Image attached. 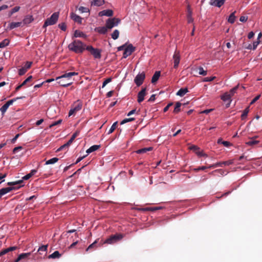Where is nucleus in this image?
I'll use <instances>...</instances> for the list:
<instances>
[{
	"label": "nucleus",
	"mask_w": 262,
	"mask_h": 262,
	"mask_svg": "<svg viewBox=\"0 0 262 262\" xmlns=\"http://www.w3.org/2000/svg\"><path fill=\"white\" fill-rule=\"evenodd\" d=\"M61 255L59 253V251H55L52 254L49 255L48 258L50 259L59 258V257H60Z\"/></svg>",
	"instance_id": "bb28decb"
},
{
	"label": "nucleus",
	"mask_w": 262,
	"mask_h": 262,
	"mask_svg": "<svg viewBox=\"0 0 262 262\" xmlns=\"http://www.w3.org/2000/svg\"><path fill=\"white\" fill-rule=\"evenodd\" d=\"M117 123L118 122L116 121L115 122H114L113 125H112V126L111 127V128H110L109 130L108 131V133L107 134L109 135V134H112L114 131V130L116 129V126H117Z\"/></svg>",
	"instance_id": "a19ab883"
},
{
	"label": "nucleus",
	"mask_w": 262,
	"mask_h": 262,
	"mask_svg": "<svg viewBox=\"0 0 262 262\" xmlns=\"http://www.w3.org/2000/svg\"><path fill=\"white\" fill-rule=\"evenodd\" d=\"M86 50L90 52L91 54L96 59H100L101 57V50L98 49L94 48L91 46H87Z\"/></svg>",
	"instance_id": "39448f33"
},
{
	"label": "nucleus",
	"mask_w": 262,
	"mask_h": 262,
	"mask_svg": "<svg viewBox=\"0 0 262 262\" xmlns=\"http://www.w3.org/2000/svg\"><path fill=\"white\" fill-rule=\"evenodd\" d=\"M259 43V42L258 41H254L252 45V50H255L257 48Z\"/></svg>",
	"instance_id": "e2e57ef3"
},
{
	"label": "nucleus",
	"mask_w": 262,
	"mask_h": 262,
	"mask_svg": "<svg viewBox=\"0 0 262 262\" xmlns=\"http://www.w3.org/2000/svg\"><path fill=\"white\" fill-rule=\"evenodd\" d=\"M22 149V147L21 146H17V147H15L13 150V152L14 153H16L18 151H19V150L21 149Z\"/></svg>",
	"instance_id": "338daca9"
},
{
	"label": "nucleus",
	"mask_w": 262,
	"mask_h": 262,
	"mask_svg": "<svg viewBox=\"0 0 262 262\" xmlns=\"http://www.w3.org/2000/svg\"><path fill=\"white\" fill-rule=\"evenodd\" d=\"M24 97H17V98H13L12 99H11V100L8 101L6 102V104L9 106L10 105H12L13 104V103L14 102H15V101H16L17 99H21Z\"/></svg>",
	"instance_id": "c03bdc74"
},
{
	"label": "nucleus",
	"mask_w": 262,
	"mask_h": 262,
	"mask_svg": "<svg viewBox=\"0 0 262 262\" xmlns=\"http://www.w3.org/2000/svg\"><path fill=\"white\" fill-rule=\"evenodd\" d=\"M27 71V70H26V68H25L23 67L19 70L18 74L19 75L21 76L25 74Z\"/></svg>",
	"instance_id": "603ef678"
},
{
	"label": "nucleus",
	"mask_w": 262,
	"mask_h": 262,
	"mask_svg": "<svg viewBox=\"0 0 262 262\" xmlns=\"http://www.w3.org/2000/svg\"><path fill=\"white\" fill-rule=\"evenodd\" d=\"M234 13H235V12L232 13L229 16L228 21V22H229L231 24H233L235 21V16Z\"/></svg>",
	"instance_id": "4c0bfd02"
},
{
	"label": "nucleus",
	"mask_w": 262,
	"mask_h": 262,
	"mask_svg": "<svg viewBox=\"0 0 262 262\" xmlns=\"http://www.w3.org/2000/svg\"><path fill=\"white\" fill-rule=\"evenodd\" d=\"M34 20V18L32 15H27L24 18L22 24L24 25H28L32 23Z\"/></svg>",
	"instance_id": "6ab92c4d"
},
{
	"label": "nucleus",
	"mask_w": 262,
	"mask_h": 262,
	"mask_svg": "<svg viewBox=\"0 0 262 262\" xmlns=\"http://www.w3.org/2000/svg\"><path fill=\"white\" fill-rule=\"evenodd\" d=\"M249 107H247L246 108H245L244 110L243 114L241 115V118L242 120L245 119L247 117V115L249 113Z\"/></svg>",
	"instance_id": "ea45409f"
},
{
	"label": "nucleus",
	"mask_w": 262,
	"mask_h": 262,
	"mask_svg": "<svg viewBox=\"0 0 262 262\" xmlns=\"http://www.w3.org/2000/svg\"><path fill=\"white\" fill-rule=\"evenodd\" d=\"M215 78V77H205L203 79L204 82H209V81H212Z\"/></svg>",
	"instance_id": "4d7b16f0"
},
{
	"label": "nucleus",
	"mask_w": 262,
	"mask_h": 262,
	"mask_svg": "<svg viewBox=\"0 0 262 262\" xmlns=\"http://www.w3.org/2000/svg\"><path fill=\"white\" fill-rule=\"evenodd\" d=\"M17 247L16 246H13V247H10L9 248H8L7 249H5L4 250H3L1 252H0V256L7 253L8 252H10V251H13V250H15L16 249H17Z\"/></svg>",
	"instance_id": "412c9836"
},
{
	"label": "nucleus",
	"mask_w": 262,
	"mask_h": 262,
	"mask_svg": "<svg viewBox=\"0 0 262 262\" xmlns=\"http://www.w3.org/2000/svg\"><path fill=\"white\" fill-rule=\"evenodd\" d=\"M207 168H209L208 167H206V166H201V167H199L198 168H194V170L195 171H198L199 170H204Z\"/></svg>",
	"instance_id": "5fc2aeb1"
},
{
	"label": "nucleus",
	"mask_w": 262,
	"mask_h": 262,
	"mask_svg": "<svg viewBox=\"0 0 262 262\" xmlns=\"http://www.w3.org/2000/svg\"><path fill=\"white\" fill-rule=\"evenodd\" d=\"M108 28L105 27H100L97 28L95 30L99 33L104 34L107 32Z\"/></svg>",
	"instance_id": "a878e982"
},
{
	"label": "nucleus",
	"mask_w": 262,
	"mask_h": 262,
	"mask_svg": "<svg viewBox=\"0 0 262 262\" xmlns=\"http://www.w3.org/2000/svg\"><path fill=\"white\" fill-rule=\"evenodd\" d=\"M78 73L77 72H75L67 73L60 76L57 77L56 78V80H58V79L67 78L68 80H69L70 79V78L72 77V76L78 75Z\"/></svg>",
	"instance_id": "f8f14e48"
},
{
	"label": "nucleus",
	"mask_w": 262,
	"mask_h": 262,
	"mask_svg": "<svg viewBox=\"0 0 262 262\" xmlns=\"http://www.w3.org/2000/svg\"><path fill=\"white\" fill-rule=\"evenodd\" d=\"M97 243V240H96L94 243H93L92 244H91L88 247V248L86 249V251H88L90 249L93 248Z\"/></svg>",
	"instance_id": "6e6d98bb"
},
{
	"label": "nucleus",
	"mask_w": 262,
	"mask_h": 262,
	"mask_svg": "<svg viewBox=\"0 0 262 262\" xmlns=\"http://www.w3.org/2000/svg\"><path fill=\"white\" fill-rule=\"evenodd\" d=\"M48 245H43L39 248L37 250V252H39L40 254H42V252L46 253L47 250Z\"/></svg>",
	"instance_id": "7c9ffc66"
},
{
	"label": "nucleus",
	"mask_w": 262,
	"mask_h": 262,
	"mask_svg": "<svg viewBox=\"0 0 262 262\" xmlns=\"http://www.w3.org/2000/svg\"><path fill=\"white\" fill-rule=\"evenodd\" d=\"M222 144L226 147H228L231 145V143L228 141H223L222 142Z\"/></svg>",
	"instance_id": "774afa93"
},
{
	"label": "nucleus",
	"mask_w": 262,
	"mask_h": 262,
	"mask_svg": "<svg viewBox=\"0 0 262 262\" xmlns=\"http://www.w3.org/2000/svg\"><path fill=\"white\" fill-rule=\"evenodd\" d=\"M112 78H108L106 79L102 83V88H104L107 83H108L112 81Z\"/></svg>",
	"instance_id": "864d4df0"
},
{
	"label": "nucleus",
	"mask_w": 262,
	"mask_h": 262,
	"mask_svg": "<svg viewBox=\"0 0 262 262\" xmlns=\"http://www.w3.org/2000/svg\"><path fill=\"white\" fill-rule=\"evenodd\" d=\"M123 237L122 234H117L111 235L104 242V244H113L121 240Z\"/></svg>",
	"instance_id": "7ed1b4c3"
},
{
	"label": "nucleus",
	"mask_w": 262,
	"mask_h": 262,
	"mask_svg": "<svg viewBox=\"0 0 262 262\" xmlns=\"http://www.w3.org/2000/svg\"><path fill=\"white\" fill-rule=\"evenodd\" d=\"M71 17L75 22L79 24H81L82 23V18L80 16L74 13H72L71 14Z\"/></svg>",
	"instance_id": "a211bd4d"
},
{
	"label": "nucleus",
	"mask_w": 262,
	"mask_h": 262,
	"mask_svg": "<svg viewBox=\"0 0 262 262\" xmlns=\"http://www.w3.org/2000/svg\"><path fill=\"white\" fill-rule=\"evenodd\" d=\"M146 88H142V90L138 94V102L141 103L144 99V97L146 95Z\"/></svg>",
	"instance_id": "ddd939ff"
},
{
	"label": "nucleus",
	"mask_w": 262,
	"mask_h": 262,
	"mask_svg": "<svg viewBox=\"0 0 262 262\" xmlns=\"http://www.w3.org/2000/svg\"><path fill=\"white\" fill-rule=\"evenodd\" d=\"M189 148L191 150H193L196 151V152L198 151L197 150L199 149V148L195 145H192L189 147Z\"/></svg>",
	"instance_id": "69168bd1"
},
{
	"label": "nucleus",
	"mask_w": 262,
	"mask_h": 262,
	"mask_svg": "<svg viewBox=\"0 0 262 262\" xmlns=\"http://www.w3.org/2000/svg\"><path fill=\"white\" fill-rule=\"evenodd\" d=\"M160 76V71H156L155 74H154L153 76L151 78V82L152 83H155L158 81L159 77Z\"/></svg>",
	"instance_id": "5701e85b"
},
{
	"label": "nucleus",
	"mask_w": 262,
	"mask_h": 262,
	"mask_svg": "<svg viewBox=\"0 0 262 262\" xmlns=\"http://www.w3.org/2000/svg\"><path fill=\"white\" fill-rule=\"evenodd\" d=\"M173 67L176 69L179 66L180 60V55L179 52L176 51L173 55Z\"/></svg>",
	"instance_id": "9b49d317"
},
{
	"label": "nucleus",
	"mask_w": 262,
	"mask_h": 262,
	"mask_svg": "<svg viewBox=\"0 0 262 262\" xmlns=\"http://www.w3.org/2000/svg\"><path fill=\"white\" fill-rule=\"evenodd\" d=\"M221 98L224 102L229 101V103L227 104V107H229L230 106L231 102V95L229 93L227 92L224 93L222 96H221Z\"/></svg>",
	"instance_id": "4468645a"
},
{
	"label": "nucleus",
	"mask_w": 262,
	"mask_h": 262,
	"mask_svg": "<svg viewBox=\"0 0 262 262\" xmlns=\"http://www.w3.org/2000/svg\"><path fill=\"white\" fill-rule=\"evenodd\" d=\"M188 92L187 88L180 89L177 93V95L182 97Z\"/></svg>",
	"instance_id": "393cba45"
},
{
	"label": "nucleus",
	"mask_w": 262,
	"mask_h": 262,
	"mask_svg": "<svg viewBox=\"0 0 262 262\" xmlns=\"http://www.w3.org/2000/svg\"><path fill=\"white\" fill-rule=\"evenodd\" d=\"M20 9L19 6H16L13 8L11 11L9 12V16H11L13 13L18 11Z\"/></svg>",
	"instance_id": "a18cd8bd"
},
{
	"label": "nucleus",
	"mask_w": 262,
	"mask_h": 262,
	"mask_svg": "<svg viewBox=\"0 0 262 262\" xmlns=\"http://www.w3.org/2000/svg\"><path fill=\"white\" fill-rule=\"evenodd\" d=\"M233 163V160H229L227 161L216 163L214 164L209 165L208 166V168H216L217 167H223V165H225V166L229 165L232 164Z\"/></svg>",
	"instance_id": "9d476101"
},
{
	"label": "nucleus",
	"mask_w": 262,
	"mask_h": 262,
	"mask_svg": "<svg viewBox=\"0 0 262 262\" xmlns=\"http://www.w3.org/2000/svg\"><path fill=\"white\" fill-rule=\"evenodd\" d=\"M15 189V187H8L6 188H3L0 189V198L5 194L9 192L11 190Z\"/></svg>",
	"instance_id": "f3484780"
},
{
	"label": "nucleus",
	"mask_w": 262,
	"mask_h": 262,
	"mask_svg": "<svg viewBox=\"0 0 262 262\" xmlns=\"http://www.w3.org/2000/svg\"><path fill=\"white\" fill-rule=\"evenodd\" d=\"M152 149V148L151 147L143 148L139 150H137L136 152L137 154H141L146 153L147 151H150Z\"/></svg>",
	"instance_id": "c85d7f7f"
},
{
	"label": "nucleus",
	"mask_w": 262,
	"mask_h": 262,
	"mask_svg": "<svg viewBox=\"0 0 262 262\" xmlns=\"http://www.w3.org/2000/svg\"><path fill=\"white\" fill-rule=\"evenodd\" d=\"M86 48L85 45L79 40H75L68 46L69 49L76 53H82Z\"/></svg>",
	"instance_id": "f257e3e1"
},
{
	"label": "nucleus",
	"mask_w": 262,
	"mask_h": 262,
	"mask_svg": "<svg viewBox=\"0 0 262 262\" xmlns=\"http://www.w3.org/2000/svg\"><path fill=\"white\" fill-rule=\"evenodd\" d=\"M173 104L172 103H168L164 108V110H163V112H166L168 111V110L169 109V107L171 106Z\"/></svg>",
	"instance_id": "680f3d73"
},
{
	"label": "nucleus",
	"mask_w": 262,
	"mask_h": 262,
	"mask_svg": "<svg viewBox=\"0 0 262 262\" xmlns=\"http://www.w3.org/2000/svg\"><path fill=\"white\" fill-rule=\"evenodd\" d=\"M198 70H199V74L200 75H202L203 76H205L207 75V71L204 70L203 67H200L198 68Z\"/></svg>",
	"instance_id": "49530a36"
},
{
	"label": "nucleus",
	"mask_w": 262,
	"mask_h": 262,
	"mask_svg": "<svg viewBox=\"0 0 262 262\" xmlns=\"http://www.w3.org/2000/svg\"><path fill=\"white\" fill-rule=\"evenodd\" d=\"M225 0H210L209 4L217 7H221L225 3Z\"/></svg>",
	"instance_id": "2eb2a0df"
},
{
	"label": "nucleus",
	"mask_w": 262,
	"mask_h": 262,
	"mask_svg": "<svg viewBox=\"0 0 262 262\" xmlns=\"http://www.w3.org/2000/svg\"><path fill=\"white\" fill-rule=\"evenodd\" d=\"M145 78V75L144 72L139 73L135 78L134 82L138 86H139L143 83Z\"/></svg>",
	"instance_id": "6e6552de"
},
{
	"label": "nucleus",
	"mask_w": 262,
	"mask_h": 262,
	"mask_svg": "<svg viewBox=\"0 0 262 262\" xmlns=\"http://www.w3.org/2000/svg\"><path fill=\"white\" fill-rule=\"evenodd\" d=\"M134 120H135V118H125V119H123L120 122V124L122 125V124H125V123H126L127 122L133 121Z\"/></svg>",
	"instance_id": "09e8293b"
},
{
	"label": "nucleus",
	"mask_w": 262,
	"mask_h": 262,
	"mask_svg": "<svg viewBox=\"0 0 262 262\" xmlns=\"http://www.w3.org/2000/svg\"><path fill=\"white\" fill-rule=\"evenodd\" d=\"M59 18V12H54L52 15L45 21L42 28H46L48 26L55 25Z\"/></svg>",
	"instance_id": "f03ea898"
},
{
	"label": "nucleus",
	"mask_w": 262,
	"mask_h": 262,
	"mask_svg": "<svg viewBox=\"0 0 262 262\" xmlns=\"http://www.w3.org/2000/svg\"><path fill=\"white\" fill-rule=\"evenodd\" d=\"M100 146L99 145H93L91 147H90L89 149H88L86 150V152L88 154H89L98 149L99 148Z\"/></svg>",
	"instance_id": "b1692460"
},
{
	"label": "nucleus",
	"mask_w": 262,
	"mask_h": 262,
	"mask_svg": "<svg viewBox=\"0 0 262 262\" xmlns=\"http://www.w3.org/2000/svg\"><path fill=\"white\" fill-rule=\"evenodd\" d=\"M62 122V120L60 119L57 121H55L54 122H53V123H52L50 125V127H52L53 126H54L55 125H57L60 123H61V122Z\"/></svg>",
	"instance_id": "13d9d810"
},
{
	"label": "nucleus",
	"mask_w": 262,
	"mask_h": 262,
	"mask_svg": "<svg viewBox=\"0 0 262 262\" xmlns=\"http://www.w3.org/2000/svg\"><path fill=\"white\" fill-rule=\"evenodd\" d=\"M74 37H83L85 38L86 37V35L83 33L82 32H81L79 30H75L74 32Z\"/></svg>",
	"instance_id": "cd10ccee"
},
{
	"label": "nucleus",
	"mask_w": 262,
	"mask_h": 262,
	"mask_svg": "<svg viewBox=\"0 0 262 262\" xmlns=\"http://www.w3.org/2000/svg\"><path fill=\"white\" fill-rule=\"evenodd\" d=\"M79 134L78 132H76L74 134H73L70 139L68 141V142L71 145L75 138L78 136Z\"/></svg>",
	"instance_id": "37998d69"
},
{
	"label": "nucleus",
	"mask_w": 262,
	"mask_h": 262,
	"mask_svg": "<svg viewBox=\"0 0 262 262\" xmlns=\"http://www.w3.org/2000/svg\"><path fill=\"white\" fill-rule=\"evenodd\" d=\"M8 107L9 106L6 104V103L1 107L0 111L2 112V115H4Z\"/></svg>",
	"instance_id": "79ce46f5"
},
{
	"label": "nucleus",
	"mask_w": 262,
	"mask_h": 262,
	"mask_svg": "<svg viewBox=\"0 0 262 262\" xmlns=\"http://www.w3.org/2000/svg\"><path fill=\"white\" fill-rule=\"evenodd\" d=\"M70 145V144L67 142L66 143L62 145L59 148H58L56 150V152H58V151H61L64 149H68Z\"/></svg>",
	"instance_id": "58836bf2"
},
{
	"label": "nucleus",
	"mask_w": 262,
	"mask_h": 262,
	"mask_svg": "<svg viewBox=\"0 0 262 262\" xmlns=\"http://www.w3.org/2000/svg\"><path fill=\"white\" fill-rule=\"evenodd\" d=\"M182 104L180 102H177L176 104V106L174 107L173 113L175 114H177L180 111V107L181 106Z\"/></svg>",
	"instance_id": "72a5a7b5"
},
{
	"label": "nucleus",
	"mask_w": 262,
	"mask_h": 262,
	"mask_svg": "<svg viewBox=\"0 0 262 262\" xmlns=\"http://www.w3.org/2000/svg\"><path fill=\"white\" fill-rule=\"evenodd\" d=\"M98 15L99 16H112L113 15V11L110 9L104 10L99 12Z\"/></svg>",
	"instance_id": "dca6fc26"
},
{
	"label": "nucleus",
	"mask_w": 262,
	"mask_h": 262,
	"mask_svg": "<svg viewBox=\"0 0 262 262\" xmlns=\"http://www.w3.org/2000/svg\"><path fill=\"white\" fill-rule=\"evenodd\" d=\"M32 78V76H29L26 79H25L23 82V83H21V84L24 86L25 85L28 81H29Z\"/></svg>",
	"instance_id": "052dcab7"
},
{
	"label": "nucleus",
	"mask_w": 262,
	"mask_h": 262,
	"mask_svg": "<svg viewBox=\"0 0 262 262\" xmlns=\"http://www.w3.org/2000/svg\"><path fill=\"white\" fill-rule=\"evenodd\" d=\"M32 63V62L31 61H27V62H26V63L24 67L25 68H26V70H27L31 67Z\"/></svg>",
	"instance_id": "bf43d9fd"
},
{
	"label": "nucleus",
	"mask_w": 262,
	"mask_h": 262,
	"mask_svg": "<svg viewBox=\"0 0 262 262\" xmlns=\"http://www.w3.org/2000/svg\"><path fill=\"white\" fill-rule=\"evenodd\" d=\"M22 22H12L9 24L8 28L12 30L15 28H17L22 26Z\"/></svg>",
	"instance_id": "aec40b11"
},
{
	"label": "nucleus",
	"mask_w": 262,
	"mask_h": 262,
	"mask_svg": "<svg viewBox=\"0 0 262 262\" xmlns=\"http://www.w3.org/2000/svg\"><path fill=\"white\" fill-rule=\"evenodd\" d=\"M104 4V0H93L92 5L97 6H101Z\"/></svg>",
	"instance_id": "c756f323"
},
{
	"label": "nucleus",
	"mask_w": 262,
	"mask_h": 262,
	"mask_svg": "<svg viewBox=\"0 0 262 262\" xmlns=\"http://www.w3.org/2000/svg\"><path fill=\"white\" fill-rule=\"evenodd\" d=\"M10 40L8 39H5L0 42V48H3L9 44Z\"/></svg>",
	"instance_id": "2f4dec72"
},
{
	"label": "nucleus",
	"mask_w": 262,
	"mask_h": 262,
	"mask_svg": "<svg viewBox=\"0 0 262 262\" xmlns=\"http://www.w3.org/2000/svg\"><path fill=\"white\" fill-rule=\"evenodd\" d=\"M59 81H58V83L61 85L63 87H68L70 86L72 82H66L65 81L64 79H58Z\"/></svg>",
	"instance_id": "4be33fe9"
},
{
	"label": "nucleus",
	"mask_w": 262,
	"mask_h": 262,
	"mask_svg": "<svg viewBox=\"0 0 262 262\" xmlns=\"http://www.w3.org/2000/svg\"><path fill=\"white\" fill-rule=\"evenodd\" d=\"M78 10L81 13H86V12H88L89 11V10L88 8H87L86 7H83V6L80 7L79 8Z\"/></svg>",
	"instance_id": "de8ad7c7"
},
{
	"label": "nucleus",
	"mask_w": 262,
	"mask_h": 262,
	"mask_svg": "<svg viewBox=\"0 0 262 262\" xmlns=\"http://www.w3.org/2000/svg\"><path fill=\"white\" fill-rule=\"evenodd\" d=\"M120 22V19L115 17L108 18L106 21V26L108 29H111L113 27L117 26Z\"/></svg>",
	"instance_id": "423d86ee"
},
{
	"label": "nucleus",
	"mask_w": 262,
	"mask_h": 262,
	"mask_svg": "<svg viewBox=\"0 0 262 262\" xmlns=\"http://www.w3.org/2000/svg\"><path fill=\"white\" fill-rule=\"evenodd\" d=\"M82 103L79 101H77L75 103L72 108L70 110L69 112V116H71L75 114L76 112L79 111L82 108Z\"/></svg>",
	"instance_id": "0eeeda50"
},
{
	"label": "nucleus",
	"mask_w": 262,
	"mask_h": 262,
	"mask_svg": "<svg viewBox=\"0 0 262 262\" xmlns=\"http://www.w3.org/2000/svg\"><path fill=\"white\" fill-rule=\"evenodd\" d=\"M238 88V85H236L234 87L233 89H231L229 94L231 95V97L234 95V94L236 92V91Z\"/></svg>",
	"instance_id": "3c124183"
},
{
	"label": "nucleus",
	"mask_w": 262,
	"mask_h": 262,
	"mask_svg": "<svg viewBox=\"0 0 262 262\" xmlns=\"http://www.w3.org/2000/svg\"><path fill=\"white\" fill-rule=\"evenodd\" d=\"M36 172H37V170L32 169L29 173H28V174H26V176H25L24 177H23L22 178V180L15 181V182H8V185H16L17 184H20L21 183H23V180H27L29 179L32 176L35 174Z\"/></svg>",
	"instance_id": "20e7f679"
},
{
	"label": "nucleus",
	"mask_w": 262,
	"mask_h": 262,
	"mask_svg": "<svg viewBox=\"0 0 262 262\" xmlns=\"http://www.w3.org/2000/svg\"><path fill=\"white\" fill-rule=\"evenodd\" d=\"M135 50V48L130 44L125 47L123 53V58H126L128 56L130 55Z\"/></svg>",
	"instance_id": "1a4fd4ad"
},
{
	"label": "nucleus",
	"mask_w": 262,
	"mask_h": 262,
	"mask_svg": "<svg viewBox=\"0 0 262 262\" xmlns=\"http://www.w3.org/2000/svg\"><path fill=\"white\" fill-rule=\"evenodd\" d=\"M30 255V252L21 253L18 255V257L19 258L20 260H21L22 259H27Z\"/></svg>",
	"instance_id": "473e14b6"
},
{
	"label": "nucleus",
	"mask_w": 262,
	"mask_h": 262,
	"mask_svg": "<svg viewBox=\"0 0 262 262\" xmlns=\"http://www.w3.org/2000/svg\"><path fill=\"white\" fill-rule=\"evenodd\" d=\"M59 159L57 158H53L46 162V165L53 164L58 161Z\"/></svg>",
	"instance_id": "f704fd0d"
},
{
	"label": "nucleus",
	"mask_w": 262,
	"mask_h": 262,
	"mask_svg": "<svg viewBox=\"0 0 262 262\" xmlns=\"http://www.w3.org/2000/svg\"><path fill=\"white\" fill-rule=\"evenodd\" d=\"M119 35V31L118 30H115L112 34H111V36L112 38L114 40L117 39Z\"/></svg>",
	"instance_id": "c9c22d12"
},
{
	"label": "nucleus",
	"mask_w": 262,
	"mask_h": 262,
	"mask_svg": "<svg viewBox=\"0 0 262 262\" xmlns=\"http://www.w3.org/2000/svg\"><path fill=\"white\" fill-rule=\"evenodd\" d=\"M259 142L258 141L255 140L254 138H251L249 141L246 142V144L250 146H252L257 144Z\"/></svg>",
	"instance_id": "e433bc0d"
},
{
	"label": "nucleus",
	"mask_w": 262,
	"mask_h": 262,
	"mask_svg": "<svg viewBox=\"0 0 262 262\" xmlns=\"http://www.w3.org/2000/svg\"><path fill=\"white\" fill-rule=\"evenodd\" d=\"M7 176V174L6 173H4V174H2V173H0V180H2V181L1 182V183H2L3 182H4L5 180H4V179Z\"/></svg>",
	"instance_id": "0e129e2a"
},
{
	"label": "nucleus",
	"mask_w": 262,
	"mask_h": 262,
	"mask_svg": "<svg viewBox=\"0 0 262 262\" xmlns=\"http://www.w3.org/2000/svg\"><path fill=\"white\" fill-rule=\"evenodd\" d=\"M58 27L63 31H65L67 29V26L64 23L58 24Z\"/></svg>",
	"instance_id": "8fccbe9b"
}]
</instances>
